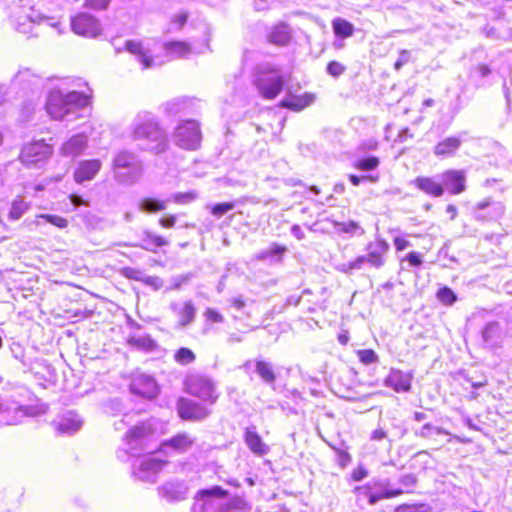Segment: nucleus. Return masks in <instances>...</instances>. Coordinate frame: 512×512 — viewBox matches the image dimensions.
Masks as SVG:
<instances>
[{"label":"nucleus","mask_w":512,"mask_h":512,"mask_svg":"<svg viewBox=\"0 0 512 512\" xmlns=\"http://www.w3.org/2000/svg\"><path fill=\"white\" fill-rule=\"evenodd\" d=\"M46 110L54 120L74 122L89 115L90 96L84 92H64L54 88L48 94Z\"/></svg>","instance_id":"nucleus-1"},{"label":"nucleus","mask_w":512,"mask_h":512,"mask_svg":"<svg viewBox=\"0 0 512 512\" xmlns=\"http://www.w3.org/2000/svg\"><path fill=\"white\" fill-rule=\"evenodd\" d=\"M131 137L143 150L160 154L168 149V137L158 118L151 112L136 114L129 126Z\"/></svg>","instance_id":"nucleus-2"},{"label":"nucleus","mask_w":512,"mask_h":512,"mask_svg":"<svg viewBox=\"0 0 512 512\" xmlns=\"http://www.w3.org/2000/svg\"><path fill=\"white\" fill-rule=\"evenodd\" d=\"M8 1L7 9L9 10L10 23L17 32L36 36L37 32L34 31L36 26L45 24L57 29L58 34L61 33L58 20L37 12L32 6L22 4L23 0H19L20 4L16 3L15 0Z\"/></svg>","instance_id":"nucleus-3"},{"label":"nucleus","mask_w":512,"mask_h":512,"mask_svg":"<svg viewBox=\"0 0 512 512\" xmlns=\"http://www.w3.org/2000/svg\"><path fill=\"white\" fill-rule=\"evenodd\" d=\"M252 83L262 98L272 100L283 90L285 77L279 66L262 62L253 70Z\"/></svg>","instance_id":"nucleus-4"},{"label":"nucleus","mask_w":512,"mask_h":512,"mask_svg":"<svg viewBox=\"0 0 512 512\" xmlns=\"http://www.w3.org/2000/svg\"><path fill=\"white\" fill-rule=\"evenodd\" d=\"M367 254L360 255L349 262L339 263L335 266L338 272L351 275L354 271L362 270L365 265L380 269L386 262V254L389 251V244L381 238L370 242L367 245Z\"/></svg>","instance_id":"nucleus-5"},{"label":"nucleus","mask_w":512,"mask_h":512,"mask_svg":"<svg viewBox=\"0 0 512 512\" xmlns=\"http://www.w3.org/2000/svg\"><path fill=\"white\" fill-rule=\"evenodd\" d=\"M113 168L116 179L123 184L137 182L142 174V168L136 155L123 150L118 152L113 159Z\"/></svg>","instance_id":"nucleus-6"},{"label":"nucleus","mask_w":512,"mask_h":512,"mask_svg":"<svg viewBox=\"0 0 512 512\" xmlns=\"http://www.w3.org/2000/svg\"><path fill=\"white\" fill-rule=\"evenodd\" d=\"M174 143L182 149L196 150L201 142L200 126L195 120L180 122L173 133Z\"/></svg>","instance_id":"nucleus-7"},{"label":"nucleus","mask_w":512,"mask_h":512,"mask_svg":"<svg viewBox=\"0 0 512 512\" xmlns=\"http://www.w3.org/2000/svg\"><path fill=\"white\" fill-rule=\"evenodd\" d=\"M52 146L43 140L33 141L23 146L20 161L27 168H41L52 155Z\"/></svg>","instance_id":"nucleus-8"},{"label":"nucleus","mask_w":512,"mask_h":512,"mask_svg":"<svg viewBox=\"0 0 512 512\" xmlns=\"http://www.w3.org/2000/svg\"><path fill=\"white\" fill-rule=\"evenodd\" d=\"M71 29L75 34L86 38H96L102 31L99 20L85 12L71 18Z\"/></svg>","instance_id":"nucleus-9"},{"label":"nucleus","mask_w":512,"mask_h":512,"mask_svg":"<svg viewBox=\"0 0 512 512\" xmlns=\"http://www.w3.org/2000/svg\"><path fill=\"white\" fill-rule=\"evenodd\" d=\"M178 416L183 421H202L210 415V410L203 404L187 398H179L176 403Z\"/></svg>","instance_id":"nucleus-10"},{"label":"nucleus","mask_w":512,"mask_h":512,"mask_svg":"<svg viewBox=\"0 0 512 512\" xmlns=\"http://www.w3.org/2000/svg\"><path fill=\"white\" fill-rule=\"evenodd\" d=\"M186 386L187 391L193 396L207 401L210 404H214L218 399L215 385L209 378L203 376H192V378L186 382Z\"/></svg>","instance_id":"nucleus-11"},{"label":"nucleus","mask_w":512,"mask_h":512,"mask_svg":"<svg viewBox=\"0 0 512 512\" xmlns=\"http://www.w3.org/2000/svg\"><path fill=\"white\" fill-rule=\"evenodd\" d=\"M154 434V427L149 420L142 421L130 429L124 435V441L132 448H136L144 444Z\"/></svg>","instance_id":"nucleus-12"},{"label":"nucleus","mask_w":512,"mask_h":512,"mask_svg":"<svg viewBox=\"0 0 512 512\" xmlns=\"http://www.w3.org/2000/svg\"><path fill=\"white\" fill-rule=\"evenodd\" d=\"M130 390L135 395L152 399L158 395L159 386L152 377L139 374L131 379Z\"/></svg>","instance_id":"nucleus-13"},{"label":"nucleus","mask_w":512,"mask_h":512,"mask_svg":"<svg viewBox=\"0 0 512 512\" xmlns=\"http://www.w3.org/2000/svg\"><path fill=\"white\" fill-rule=\"evenodd\" d=\"M505 213V206L500 201L486 199L476 205L475 218L478 221H496Z\"/></svg>","instance_id":"nucleus-14"},{"label":"nucleus","mask_w":512,"mask_h":512,"mask_svg":"<svg viewBox=\"0 0 512 512\" xmlns=\"http://www.w3.org/2000/svg\"><path fill=\"white\" fill-rule=\"evenodd\" d=\"M439 177L444 191L452 195H458L466 189V175L462 170H446Z\"/></svg>","instance_id":"nucleus-15"},{"label":"nucleus","mask_w":512,"mask_h":512,"mask_svg":"<svg viewBox=\"0 0 512 512\" xmlns=\"http://www.w3.org/2000/svg\"><path fill=\"white\" fill-rule=\"evenodd\" d=\"M314 101V94L305 92L302 95H296L293 93L292 87L288 86L286 88V95L281 100L280 106L295 112H299L313 104Z\"/></svg>","instance_id":"nucleus-16"},{"label":"nucleus","mask_w":512,"mask_h":512,"mask_svg":"<svg viewBox=\"0 0 512 512\" xmlns=\"http://www.w3.org/2000/svg\"><path fill=\"white\" fill-rule=\"evenodd\" d=\"M102 167L99 159H89L80 161L74 171V180L78 184L91 181L95 178Z\"/></svg>","instance_id":"nucleus-17"},{"label":"nucleus","mask_w":512,"mask_h":512,"mask_svg":"<svg viewBox=\"0 0 512 512\" xmlns=\"http://www.w3.org/2000/svg\"><path fill=\"white\" fill-rule=\"evenodd\" d=\"M170 309L177 318L179 327H185L193 323L196 317V307L191 300L184 302H172Z\"/></svg>","instance_id":"nucleus-18"},{"label":"nucleus","mask_w":512,"mask_h":512,"mask_svg":"<svg viewBox=\"0 0 512 512\" xmlns=\"http://www.w3.org/2000/svg\"><path fill=\"white\" fill-rule=\"evenodd\" d=\"M385 384L396 392H408L412 386V374L399 369H392L385 380Z\"/></svg>","instance_id":"nucleus-19"},{"label":"nucleus","mask_w":512,"mask_h":512,"mask_svg":"<svg viewBox=\"0 0 512 512\" xmlns=\"http://www.w3.org/2000/svg\"><path fill=\"white\" fill-rule=\"evenodd\" d=\"M88 146V137L85 133L72 136L61 146V153L66 157L75 158L81 155Z\"/></svg>","instance_id":"nucleus-20"},{"label":"nucleus","mask_w":512,"mask_h":512,"mask_svg":"<svg viewBox=\"0 0 512 512\" xmlns=\"http://www.w3.org/2000/svg\"><path fill=\"white\" fill-rule=\"evenodd\" d=\"M462 135H465V133L449 136L439 141L434 147V155L440 158L454 156L463 142Z\"/></svg>","instance_id":"nucleus-21"},{"label":"nucleus","mask_w":512,"mask_h":512,"mask_svg":"<svg viewBox=\"0 0 512 512\" xmlns=\"http://www.w3.org/2000/svg\"><path fill=\"white\" fill-rule=\"evenodd\" d=\"M412 184L423 193L432 197L438 198L444 194L441 180L438 181L435 177L418 176L412 181Z\"/></svg>","instance_id":"nucleus-22"},{"label":"nucleus","mask_w":512,"mask_h":512,"mask_svg":"<svg viewBox=\"0 0 512 512\" xmlns=\"http://www.w3.org/2000/svg\"><path fill=\"white\" fill-rule=\"evenodd\" d=\"M163 50L170 59H180L193 52L192 46L185 41H168L163 44Z\"/></svg>","instance_id":"nucleus-23"},{"label":"nucleus","mask_w":512,"mask_h":512,"mask_svg":"<svg viewBox=\"0 0 512 512\" xmlns=\"http://www.w3.org/2000/svg\"><path fill=\"white\" fill-rule=\"evenodd\" d=\"M244 440L250 451L258 456H263L268 453L269 448L262 440L259 433L252 429H246Z\"/></svg>","instance_id":"nucleus-24"},{"label":"nucleus","mask_w":512,"mask_h":512,"mask_svg":"<svg viewBox=\"0 0 512 512\" xmlns=\"http://www.w3.org/2000/svg\"><path fill=\"white\" fill-rule=\"evenodd\" d=\"M81 424V420L73 413L63 414L55 421V427L61 433L76 432L80 429Z\"/></svg>","instance_id":"nucleus-25"},{"label":"nucleus","mask_w":512,"mask_h":512,"mask_svg":"<svg viewBox=\"0 0 512 512\" xmlns=\"http://www.w3.org/2000/svg\"><path fill=\"white\" fill-rule=\"evenodd\" d=\"M356 491L367 498L370 505L376 504L382 499L397 498V491H390L389 488L383 489L380 493H373L369 485H362L356 488Z\"/></svg>","instance_id":"nucleus-26"},{"label":"nucleus","mask_w":512,"mask_h":512,"mask_svg":"<svg viewBox=\"0 0 512 512\" xmlns=\"http://www.w3.org/2000/svg\"><path fill=\"white\" fill-rule=\"evenodd\" d=\"M194 443V438L186 432L177 433L170 439L165 440L162 445L170 447L176 451L184 452Z\"/></svg>","instance_id":"nucleus-27"},{"label":"nucleus","mask_w":512,"mask_h":512,"mask_svg":"<svg viewBox=\"0 0 512 512\" xmlns=\"http://www.w3.org/2000/svg\"><path fill=\"white\" fill-rule=\"evenodd\" d=\"M169 241L162 236L156 235L151 231L144 230L141 234V244L138 246L151 252H155L157 248L167 246Z\"/></svg>","instance_id":"nucleus-28"},{"label":"nucleus","mask_w":512,"mask_h":512,"mask_svg":"<svg viewBox=\"0 0 512 512\" xmlns=\"http://www.w3.org/2000/svg\"><path fill=\"white\" fill-rule=\"evenodd\" d=\"M169 202H171L170 198L144 197L139 201L138 208L145 213H156L165 210Z\"/></svg>","instance_id":"nucleus-29"},{"label":"nucleus","mask_w":512,"mask_h":512,"mask_svg":"<svg viewBox=\"0 0 512 512\" xmlns=\"http://www.w3.org/2000/svg\"><path fill=\"white\" fill-rule=\"evenodd\" d=\"M126 49L136 55L137 61L142 65L144 69L151 68L154 66L153 58L142 48L141 43L136 41H127Z\"/></svg>","instance_id":"nucleus-30"},{"label":"nucleus","mask_w":512,"mask_h":512,"mask_svg":"<svg viewBox=\"0 0 512 512\" xmlns=\"http://www.w3.org/2000/svg\"><path fill=\"white\" fill-rule=\"evenodd\" d=\"M269 42L276 45H285L290 40L289 27L286 24H279L272 28L268 34Z\"/></svg>","instance_id":"nucleus-31"},{"label":"nucleus","mask_w":512,"mask_h":512,"mask_svg":"<svg viewBox=\"0 0 512 512\" xmlns=\"http://www.w3.org/2000/svg\"><path fill=\"white\" fill-rule=\"evenodd\" d=\"M30 206V202L25 201L21 196H17L11 202L8 219L11 221L19 220L30 209Z\"/></svg>","instance_id":"nucleus-32"},{"label":"nucleus","mask_w":512,"mask_h":512,"mask_svg":"<svg viewBox=\"0 0 512 512\" xmlns=\"http://www.w3.org/2000/svg\"><path fill=\"white\" fill-rule=\"evenodd\" d=\"M190 105V99L187 97H177L173 98L164 104H162V109L167 115H176L182 111H184Z\"/></svg>","instance_id":"nucleus-33"},{"label":"nucleus","mask_w":512,"mask_h":512,"mask_svg":"<svg viewBox=\"0 0 512 512\" xmlns=\"http://www.w3.org/2000/svg\"><path fill=\"white\" fill-rule=\"evenodd\" d=\"M398 483L399 487L389 489L390 491H397V497H400L403 494L413 492L417 484V478L411 473L403 474L399 477Z\"/></svg>","instance_id":"nucleus-34"},{"label":"nucleus","mask_w":512,"mask_h":512,"mask_svg":"<svg viewBox=\"0 0 512 512\" xmlns=\"http://www.w3.org/2000/svg\"><path fill=\"white\" fill-rule=\"evenodd\" d=\"M333 32L337 37L348 38L354 33V26L349 21L337 17L332 21Z\"/></svg>","instance_id":"nucleus-35"},{"label":"nucleus","mask_w":512,"mask_h":512,"mask_svg":"<svg viewBox=\"0 0 512 512\" xmlns=\"http://www.w3.org/2000/svg\"><path fill=\"white\" fill-rule=\"evenodd\" d=\"M42 221L54 225L60 229H64L68 226L67 219L53 214H40L36 216L35 223L41 225Z\"/></svg>","instance_id":"nucleus-36"},{"label":"nucleus","mask_w":512,"mask_h":512,"mask_svg":"<svg viewBox=\"0 0 512 512\" xmlns=\"http://www.w3.org/2000/svg\"><path fill=\"white\" fill-rule=\"evenodd\" d=\"M380 164L379 158L376 156H367L357 158L354 161V167L361 171H372L375 170Z\"/></svg>","instance_id":"nucleus-37"},{"label":"nucleus","mask_w":512,"mask_h":512,"mask_svg":"<svg viewBox=\"0 0 512 512\" xmlns=\"http://www.w3.org/2000/svg\"><path fill=\"white\" fill-rule=\"evenodd\" d=\"M256 371L265 382L271 384L275 382V373L272 369V366L268 362L258 361L256 364Z\"/></svg>","instance_id":"nucleus-38"},{"label":"nucleus","mask_w":512,"mask_h":512,"mask_svg":"<svg viewBox=\"0 0 512 512\" xmlns=\"http://www.w3.org/2000/svg\"><path fill=\"white\" fill-rule=\"evenodd\" d=\"M334 226L343 233L356 234L358 231L360 234L364 233V230L355 221L334 222Z\"/></svg>","instance_id":"nucleus-39"},{"label":"nucleus","mask_w":512,"mask_h":512,"mask_svg":"<svg viewBox=\"0 0 512 512\" xmlns=\"http://www.w3.org/2000/svg\"><path fill=\"white\" fill-rule=\"evenodd\" d=\"M499 331L498 323H488L482 330V338L484 342L491 345L493 343V339L499 334Z\"/></svg>","instance_id":"nucleus-40"},{"label":"nucleus","mask_w":512,"mask_h":512,"mask_svg":"<svg viewBox=\"0 0 512 512\" xmlns=\"http://www.w3.org/2000/svg\"><path fill=\"white\" fill-rule=\"evenodd\" d=\"M228 492L222 489L220 486H213L209 489H203L198 491L197 497L204 499L206 497L225 498Z\"/></svg>","instance_id":"nucleus-41"},{"label":"nucleus","mask_w":512,"mask_h":512,"mask_svg":"<svg viewBox=\"0 0 512 512\" xmlns=\"http://www.w3.org/2000/svg\"><path fill=\"white\" fill-rule=\"evenodd\" d=\"M437 298L446 305H452L457 300L455 293L448 287L440 288L437 292Z\"/></svg>","instance_id":"nucleus-42"},{"label":"nucleus","mask_w":512,"mask_h":512,"mask_svg":"<svg viewBox=\"0 0 512 512\" xmlns=\"http://www.w3.org/2000/svg\"><path fill=\"white\" fill-rule=\"evenodd\" d=\"M131 278H134L136 280L142 281L144 284L153 287L155 290H158L162 288L163 286V280L160 277L157 276H145V277H138L135 275H128Z\"/></svg>","instance_id":"nucleus-43"},{"label":"nucleus","mask_w":512,"mask_h":512,"mask_svg":"<svg viewBox=\"0 0 512 512\" xmlns=\"http://www.w3.org/2000/svg\"><path fill=\"white\" fill-rule=\"evenodd\" d=\"M393 512H427L424 504L412 503L401 504L395 507Z\"/></svg>","instance_id":"nucleus-44"},{"label":"nucleus","mask_w":512,"mask_h":512,"mask_svg":"<svg viewBox=\"0 0 512 512\" xmlns=\"http://www.w3.org/2000/svg\"><path fill=\"white\" fill-rule=\"evenodd\" d=\"M235 207L233 202L217 203L211 208V213L216 217H221Z\"/></svg>","instance_id":"nucleus-45"},{"label":"nucleus","mask_w":512,"mask_h":512,"mask_svg":"<svg viewBox=\"0 0 512 512\" xmlns=\"http://www.w3.org/2000/svg\"><path fill=\"white\" fill-rule=\"evenodd\" d=\"M166 464H167L166 460H162V459H158V458H150L141 464V470H143V467L148 470H158V469H161Z\"/></svg>","instance_id":"nucleus-46"},{"label":"nucleus","mask_w":512,"mask_h":512,"mask_svg":"<svg viewBox=\"0 0 512 512\" xmlns=\"http://www.w3.org/2000/svg\"><path fill=\"white\" fill-rule=\"evenodd\" d=\"M171 201L178 203V204H186L191 202L196 198L195 193L188 192V193H176L169 197Z\"/></svg>","instance_id":"nucleus-47"},{"label":"nucleus","mask_w":512,"mask_h":512,"mask_svg":"<svg viewBox=\"0 0 512 512\" xmlns=\"http://www.w3.org/2000/svg\"><path fill=\"white\" fill-rule=\"evenodd\" d=\"M204 317L206 322L208 323H221L224 320V317L215 309L207 308L204 312Z\"/></svg>","instance_id":"nucleus-48"},{"label":"nucleus","mask_w":512,"mask_h":512,"mask_svg":"<svg viewBox=\"0 0 512 512\" xmlns=\"http://www.w3.org/2000/svg\"><path fill=\"white\" fill-rule=\"evenodd\" d=\"M326 70L331 76L338 77L344 73L345 67L337 61H331L328 63Z\"/></svg>","instance_id":"nucleus-49"},{"label":"nucleus","mask_w":512,"mask_h":512,"mask_svg":"<svg viewBox=\"0 0 512 512\" xmlns=\"http://www.w3.org/2000/svg\"><path fill=\"white\" fill-rule=\"evenodd\" d=\"M439 433L440 431L436 427L432 426L431 424H425L416 434L423 438H431L433 435Z\"/></svg>","instance_id":"nucleus-50"},{"label":"nucleus","mask_w":512,"mask_h":512,"mask_svg":"<svg viewBox=\"0 0 512 512\" xmlns=\"http://www.w3.org/2000/svg\"><path fill=\"white\" fill-rule=\"evenodd\" d=\"M410 267H419L422 265L423 260L418 252H409L405 258Z\"/></svg>","instance_id":"nucleus-51"},{"label":"nucleus","mask_w":512,"mask_h":512,"mask_svg":"<svg viewBox=\"0 0 512 512\" xmlns=\"http://www.w3.org/2000/svg\"><path fill=\"white\" fill-rule=\"evenodd\" d=\"M111 0H86L85 5L94 10H104Z\"/></svg>","instance_id":"nucleus-52"},{"label":"nucleus","mask_w":512,"mask_h":512,"mask_svg":"<svg viewBox=\"0 0 512 512\" xmlns=\"http://www.w3.org/2000/svg\"><path fill=\"white\" fill-rule=\"evenodd\" d=\"M367 470L363 465H358L356 468L353 469L351 473V478L354 481H361L367 476Z\"/></svg>","instance_id":"nucleus-53"},{"label":"nucleus","mask_w":512,"mask_h":512,"mask_svg":"<svg viewBox=\"0 0 512 512\" xmlns=\"http://www.w3.org/2000/svg\"><path fill=\"white\" fill-rule=\"evenodd\" d=\"M186 21H187V14L186 13H178L172 18L171 24L173 26H176V29L180 30L184 26Z\"/></svg>","instance_id":"nucleus-54"},{"label":"nucleus","mask_w":512,"mask_h":512,"mask_svg":"<svg viewBox=\"0 0 512 512\" xmlns=\"http://www.w3.org/2000/svg\"><path fill=\"white\" fill-rule=\"evenodd\" d=\"M337 453H338L339 465L342 466V467L347 466L350 463V461H351L350 454L347 451L340 450V449L337 450Z\"/></svg>","instance_id":"nucleus-55"},{"label":"nucleus","mask_w":512,"mask_h":512,"mask_svg":"<svg viewBox=\"0 0 512 512\" xmlns=\"http://www.w3.org/2000/svg\"><path fill=\"white\" fill-rule=\"evenodd\" d=\"M175 223H176L175 215H168V216H165V217H162L159 219V224L163 228H172V227H174Z\"/></svg>","instance_id":"nucleus-56"},{"label":"nucleus","mask_w":512,"mask_h":512,"mask_svg":"<svg viewBox=\"0 0 512 512\" xmlns=\"http://www.w3.org/2000/svg\"><path fill=\"white\" fill-rule=\"evenodd\" d=\"M284 251H285L284 247H281L279 245L273 244V246L270 248L269 251L264 252L261 255V258L264 259V258H267V257H270V256H274V255H281Z\"/></svg>","instance_id":"nucleus-57"},{"label":"nucleus","mask_w":512,"mask_h":512,"mask_svg":"<svg viewBox=\"0 0 512 512\" xmlns=\"http://www.w3.org/2000/svg\"><path fill=\"white\" fill-rule=\"evenodd\" d=\"M349 180L354 186H358L363 180L377 181V177L350 175Z\"/></svg>","instance_id":"nucleus-58"},{"label":"nucleus","mask_w":512,"mask_h":512,"mask_svg":"<svg viewBox=\"0 0 512 512\" xmlns=\"http://www.w3.org/2000/svg\"><path fill=\"white\" fill-rule=\"evenodd\" d=\"M31 77L32 75L29 70L21 71L15 76L14 82L15 84H22L29 81Z\"/></svg>","instance_id":"nucleus-59"},{"label":"nucleus","mask_w":512,"mask_h":512,"mask_svg":"<svg viewBox=\"0 0 512 512\" xmlns=\"http://www.w3.org/2000/svg\"><path fill=\"white\" fill-rule=\"evenodd\" d=\"M393 242L398 251H402L411 246V243L402 237H395Z\"/></svg>","instance_id":"nucleus-60"},{"label":"nucleus","mask_w":512,"mask_h":512,"mask_svg":"<svg viewBox=\"0 0 512 512\" xmlns=\"http://www.w3.org/2000/svg\"><path fill=\"white\" fill-rule=\"evenodd\" d=\"M137 341L140 342L145 349H148V350L156 349V343L151 338L143 337V338H139Z\"/></svg>","instance_id":"nucleus-61"},{"label":"nucleus","mask_w":512,"mask_h":512,"mask_svg":"<svg viewBox=\"0 0 512 512\" xmlns=\"http://www.w3.org/2000/svg\"><path fill=\"white\" fill-rule=\"evenodd\" d=\"M291 234L298 240H302L305 237L304 231L301 229V227L298 224H294L291 227Z\"/></svg>","instance_id":"nucleus-62"},{"label":"nucleus","mask_w":512,"mask_h":512,"mask_svg":"<svg viewBox=\"0 0 512 512\" xmlns=\"http://www.w3.org/2000/svg\"><path fill=\"white\" fill-rule=\"evenodd\" d=\"M412 137H413V134L410 133V130L408 128H403L398 133L397 141L405 142L407 139L412 138Z\"/></svg>","instance_id":"nucleus-63"},{"label":"nucleus","mask_w":512,"mask_h":512,"mask_svg":"<svg viewBox=\"0 0 512 512\" xmlns=\"http://www.w3.org/2000/svg\"><path fill=\"white\" fill-rule=\"evenodd\" d=\"M360 360L365 365L374 363L377 361V354H360Z\"/></svg>","instance_id":"nucleus-64"}]
</instances>
